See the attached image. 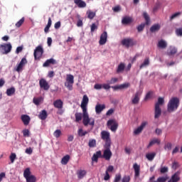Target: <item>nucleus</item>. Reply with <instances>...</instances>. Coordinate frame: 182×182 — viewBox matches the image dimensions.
Instances as JSON below:
<instances>
[{"mask_svg": "<svg viewBox=\"0 0 182 182\" xmlns=\"http://www.w3.org/2000/svg\"><path fill=\"white\" fill-rule=\"evenodd\" d=\"M178 106H180V100L178 97H172L167 105L168 113H173V112L177 110Z\"/></svg>", "mask_w": 182, "mask_h": 182, "instance_id": "nucleus-1", "label": "nucleus"}, {"mask_svg": "<svg viewBox=\"0 0 182 182\" xmlns=\"http://www.w3.org/2000/svg\"><path fill=\"white\" fill-rule=\"evenodd\" d=\"M101 139L105 141L104 147H110L112 141L110 140V133H109V132L102 131L101 132Z\"/></svg>", "mask_w": 182, "mask_h": 182, "instance_id": "nucleus-2", "label": "nucleus"}, {"mask_svg": "<svg viewBox=\"0 0 182 182\" xmlns=\"http://www.w3.org/2000/svg\"><path fill=\"white\" fill-rule=\"evenodd\" d=\"M43 47L42 46H38L33 53L35 60H41V59H42V56H43Z\"/></svg>", "mask_w": 182, "mask_h": 182, "instance_id": "nucleus-3", "label": "nucleus"}, {"mask_svg": "<svg viewBox=\"0 0 182 182\" xmlns=\"http://www.w3.org/2000/svg\"><path fill=\"white\" fill-rule=\"evenodd\" d=\"M31 168H26L23 171V177L26 178V182H36V176L31 175Z\"/></svg>", "mask_w": 182, "mask_h": 182, "instance_id": "nucleus-4", "label": "nucleus"}, {"mask_svg": "<svg viewBox=\"0 0 182 182\" xmlns=\"http://www.w3.org/2000/svg\"><path fill=\"white\" fill-rule=\"evenodd\" d=\"M75 83V77L73 75H67L66 82H65V86L68 89V90H73V84Z\"/></svg>", "mask_w": 182, "mask_h": 182, "instance_id": "nucleus-5", "label": "nucleus"}, {"mask_svg": "<svg viewBox=\"0 0 182 182\" xmlns=\"http://www.w3.org/2000/svg\"><path fill=\"white\" fill-rule=\"evenodd\" d=\"M0 50L3 52V55H8L12 50V45L11 43L0 45Z\"/></svg>", "mask_w": 182, "mask_h": 182, "instance_id": "nucleus-6", "label": "nucleus"}, {"mask_svg": "<svg viewBox=\"0 0 182 182\" xmlns=\"http://www.w3.org/2000/svg\"><path fill=\"white\" fill-rule=\"evenodd\" d=\"M122 45L125 46V48H129L132 46H134V45H136V41H134L133 38H127L122 41Z\"/></svg>", "mask_w": 182, "mask_h": 182, "instance_id": "nucleus-7", "label": "nucleus"}, {"mask_svg": "<svg viewBox=\"0 0 182 182\" xmlns=\"http://www.w3.org/2000/svg\"><path fill=\"white\" fill-rule=\"evenodd\" d=\"M82 123L84 126H92V127L95 126V119L89 118V115H82Z\"/></svg>", "mask_w": 182, "mask_h": 182, "instance_id": "nucleus-8", "label": "nucleus"}, {"mask_svg": "<svg viewBox=\"0 0 182 182\" xmlns=\"http://www.w3.org/2000/svg\"><path fill=\"white\" fill-rule=\"evenodd\" d=\"M105 150L103 152V154L101 155V159H105L107 161L112 159V151H110V147H105Z\"/></svg>", "mask_w": 182, "mask_h": 182, "instance_id": "nucleus-9", "label": "nucleus"}, {"mask_svg": "<svg viewBox=\"0 0 182 182\" xmlns=\"http://www.w3.org/2000/svg\"><path fill=\"white\" fill-rule=\"evenodd\" d=\"M39 85H40V87L41 89H43V90H49L50 86L49 85V82H48V81H46V80H45L44 78H41L39 80Z\"/></svg>", "mask_w": 182, "mask_h": 182, "instance_id": "nucleus-10", "label": "nucleus"}, {"mask_svg": "<svg viewBox=\"0 0 182 182\" xmlns=\"http://www.w3.org/2000/svg\"><path fill=\"white\" fill-rule=\"evenodd\" d=\"M141 96V92L137 91L134 95L133 96L132 99V105H139V102H140V97Z\"/></svg>", "mask_w": 182, "mask_h": 182, "instance_id": "nucleus-11", "label": "nucleus"}, {"mask_svg": "<svg viewBox=\"0 0 182 182\" xmlns=\"http://www.w3.org/2000/svg\"><path fill=\"white\" fill-rule=\"evenodd\" d=\"M106 42H107V32L104 31L100 37L99 45H106Z\"/></svg>", "mask_w": 182, "mask_h": 182, "instance_id": "nucleus-12", "label": "nucleus"}, {"mask_svg": "<svg viewBox=\"0 0 182 182\" xmlns=\"http://www.w3.org/2000/svg\"><path fill=\"white\" fill-rule=\"evenodd\" d=\"M149 124V122H141V125L136 129H134V134H140V133H141V132H143L144 127H146V126Z\"/></svg>", "mask_w": 182, "mask_h": 182, "instance_id": "nucleus-13", "label": "nucleus"}, {"mask_svg": "<svg viewBox=\"0 0 182 182\" xmlns=\"http://www.w3.org/2000/svg\"><path fill=\"white\" fill-rule=\"evenodd\" d=\"M21 122H23L24 126H28L31 123V117L28 114H23L21 117Z\"/></svg>", "mask_w": 182, "mask_h": 182, "instance_id": "nucleus-14", "label": "nucleus"}, {"mask_svg": "<svg viewBox=\"0 0 182 182\" xmlns=\"http://www.w3.org/2000/svg\"><path fill=\"white\" fill-rule=\"evenodd\" d=\"M50 65H58V61L53 58L48 59L43 64V68H48Z\"/></svg>", "mask_w": 182, "mask_h": 182, "instance_id": "nucleus-15", "label": "nucleus"}, {"mask_svg": "<svg viewBox=\"0 0 182 182\" xmlns=\"http://www.w3.org/2000/svg\"><path fill=\"white\" fill-rule=\"evenodd\" d=\"M128 87H130V82L115 85L114 90H123V89H127Z\"/></svg>", "mask_w": 182, "mask_h": 182, "instance_id": "nucleus-16", "label": "nucleus"}, {"mask_svg": "<svg viewBox=\"0 0 182 182\" xmlns=\"http://www.w3.org/2000/svg\"><path fill=\"white\" fill-rule=\"evenodd\" d=\"M105 109H106V105H105L97 104L95 106V112H96L97 114H100V113H102V112H103V110H105Z\"/></svg>", "mask_w": 182, "mask_h": 182, "instance_id": "nucleus-17", "label": "nucleus"}, {"mask_svg": "<svg viewBox=\"0 0 182 182\" xmlns=\"http://www.w3.org/2000/svg\"><path fill=\"white\" fill-rule=\"evenodd\" d=\"M53 106L55 109H63V101L62 100H57L53 102Z\"/></svg>", "mask_w": 182, "mask_h": 182, "instance_id": "nucleus-18", "label": "nucleus"}, {"mask_svg": "<svg viewBox=\"0 0 182 182\" xmlns=\"http://www.w3.org/2000/svg\"><path fill=\"white\" fill-rule=\"evenodd\" d=\"M86 174H87V171H86V170L80 169L77 171V176L79 180H82V178H84Z\"/></svg>", "mask_w": 182, "mask_h": 182, "instance_id": "nucleus-19", "label": "nucleus"}, {"mask_svg": "<svg viewBox=\"0 0 182 182\" xmlns=\"http://www.w3.org/2000/svg\"><path fill=\"white\" fill-rule=\"evenodd\" d=\"M133 168L134 170V177H140V166L137 164H134L133 166Z\"/></svg>", "mask_w": 182, "mask_h": 182, "instance_id": "nucleus-20", "label": "nucleus"}, {"mask_svg": "<svg viewBox=\"0 0 182 182\" xmlns=\"http://www.w3.org/2000/svg\"><path fill=\"white\" fill-rule=\"evenodd\" d=\"M161 116V108L159 105L155 106L154 119H159Z\"/></svg>", "mask_w": 182, "mask_h": 182, "instance_id": "nucleus-21", "label": "nucleus"}, {"mask_svg": "<svg viewBox=\"0 0 182 182\" xmlns=\"http://www.w3.org/2000/svg\"><path fill=\"white\" fill-rule=\"evenodd\" d=\"M99 158L102 159V151H97L95 154H93L92 157V161H95V163H97Z\"/></svg>", "mask_w": 182, "mask_h": 182, "instance_id": "nucleus-22", "label": "nucleus"}, {"mask_svg": "<svg viewBox=\"0 0 182 182\" xmlns=\"http://www.w3.org/2000/svg\"><path fill=\"white\" fill-rule=\"evenodd\" d=\"M167 53L168 56H173V55H176V53H177V48L174 46H170L167 50Z\"/></svg>", "mask_w": 182, "mask_h": 182, "instance_id": "nucleus-23", "label": "nucleus"}, {"mask_svg": "<svg viewBox=\"0 0 182 182\" xmlns=\"http://www.w3.org/2000/svg\"><path fill=\"white\" fill-rule=\"evenodd\" d=\"M38 118L41 120H46L48 119V112L46 110L43 109L38 114Z\"/></svg>", "mask_w": 182, "mask_h": 182, "instance_id": "nucleus-24", "label": "nucleus"}, {"mask_svg": "<svg viewBox=\"0 0 182 182\" xmlns=\"http://www.w3.org/2000/svg\"><path fill=\"white\" fill-rule=\"evenodd\" d=\"M133 22V18L129 16H125L122 18V25H129V23H132Z\"/></svg>", "mask_w": 182, "mask_h": 182, "instance_id": "nucleus-25", "label": "nucleus"}, {"mask_svg": "<svg viewBox=\"0 0 182 182\" xmlns=\"http://www.w3.org/2000/svg\"><path fill=\"white\" fill-rule=\"evenodd\" d=\"M160 28H161V26L159 23L154 24L150 28V32L152 33H154V32H159L160 31Z\"/></svg>", "mask_w": 182, "mask_h": 182, "instance_id": "nucleus-26", "label": "nucleus"}, {"mask_svg": "<svg viewBox=\"0 0 182 182\" xmlns=\"http://www.w3.org/2000/svg\"><path fill=\"white\" fill-rule=\"evenodd\" d=\"M157 47L159 49H166V48H167V42L164 40H160L158 42Z\"/></svg>", "mask_w": 182, "mask_h": 182, "instance_id": "nucleus-27", "label": "nucleus"}, {"mask_svg": "<svg viewBox=\"0 0 182 182\" xmlns=\"http://www.w3.org/2000/svg\"><path fill=\"white\" fill-rule=\"evenodd\" d=\"M74 3L78 6V8H86V2L82 0H74Z\"/></svg>", "mask_w": 182, "mask_h": 182, "instance_id": "nucleus-28", "label": "nucleus"}, {"mask_svg": "<svg viewBox=\"0 0 182 182\" xmlns=\"http://www.w3.org/2000/svg\"><path fill=\"white\" fill-rule=\"evenodd\" d=\"M125 68L126 65H124V63H121L117 68V73H123V72H124L125 70Z\"/></svg>", "mask_w": 182, "mask_h": 182, "instance_id": "nucleus-29", "label": "nucleus"}, {"mask_svg": "<svg viewBox=\"0 0 182 182\" xmlns=\"http://www.w3.org/2000/svg\"><path fill=\"white\" fill-rule=\"evenodd\" d=\"M160 143H161V141L160 139H154L148 144L147 149H150V147H151V146H154V144H160Z\"/></svg>", "mask_w": 182, "mask_h": 182, "instance_id": "nucleus-30", "label": "nucleus"}, {"mask_svg": "<svg viewBox=\"0 0 182 182\" xmlns=\"http://www.w3.org/2000/svg\"><path fill=\"white\" fill-rule=\"evenodd\" d=\"M107 126L112 132H114V119H109L107 123Z\"/></svg>", "mask_w": 182, "mask_h": 182, "instance_id": "nucleus-31", "label": "nucleus"}, {"mask_svg": "<svg viewBox=\"0 0 182 182\" xmlns=\"http://www.w3.org/2000/svg\"><path fill=\"white\" fill-rule=\"evenodd\" d=\"M69 160H70V156L65 155L61 159V164L66 166V164H68V163H69Z\"/></svg>", "mask_w": 182, "mask_h": 182, "instance_id": "nucleus-32", "label": "nucleus"}, {"mask_svg": "<svg viewBox=\"0 0 182 182\" xmlns=\"http://www.w3.org/2000/svg\"><path fill=\"white\" fill-rule=\"evenodd\" d=\"M50 26H52V18L49 17L48 21V24L44 28L45 33H48V32H49V29L50 28Z\"/></svg>", "mask_w": 182, "mask_h": 182, "instance_id": "nucleus-33", "label": "nucleus"}, {"mask_svg": "<svg viewBox=\"0 0 182 182\" xmlns=\"http://www.w3.org/2000/svg\"><path fill=\"white\" fill-rule=\"evenodd\" d=\"M146 157L147 160H149V161H153V160H154V158L156 157V153L152 152V153L146 154Z\"/></svg>", "mask_w": 182, "mask_h": 182, "instance_id": "nucleus-34", "label": "nucleus"}, {"mask_svg": "<svg viewBox=\"0 0 182 182\" xmlns=\"http://www.w3.org/2000/svg\"><path fill=\"white\" fill-rule=\"evenodd\" d=\"M87 103H89V97L87 95H83L82 100L81 102V106H87Z\"/></svg>", "mask_w": 182, "mask_h": 182, "instance_id": "nucleus-35", "label": "nucleus"}, {"mask_svg": "<svg viewBox=\"0 0 182 182\" xmlns=\"http://www.w3.org/2000/svg\"><path fill=\"white\" fill-rule=\"evenodd\" d=\"M15 92H16L15 87H11V88H9L6 90V93L7 96H12V95H15Z\"/></svg>", "mask_w": 182, "mask_h": 182, "instance_id": "nucleus-36", "label": "nucleus"}, {"mask_svg": "<svg viewBox=\"0 0 182 182\" xmlns=\"http://www.w3.org/2000/svg\"><path fill=\"white\" fill-rule=\"evenodd\" d=\"M143 16L146 21L145 25H149L150 24V16H149L147 12H144Z\"/></svg>", "mask_w": 182, "mask_h": 182, "instance_id": "nucleus-37", "label": "nucleus"}, {"mask_svg": "<svg viewBox=\"0 0 182 182\" xmlns=\"http://www.w3.org/2000/svg\"><path fill=\"white\" fill-rule=\"evenodd\" d=\"M150 65V60L149 58H146L144 60V63L139 66V69H143V68H146V66H149Z\"/></svg>", "mask_w": 182, "mask_h": 182, "instance_id": "nucleus-38", "label": "nucleus"}, {"mask_svg": "<svg viewBox=\"0 0 182 182\" xmlns=\"http://www.w3.org/2000/svg\"><path fill=\"white\" fill-rule=\"evenodd\" d=\"M87 15L88 19H93V18H95V16H96V12H93V11L89 10L87 11Z\"/></svg>", "mask_w": 182, "mask_h": 182, "instance_id": "nucleus-39", "label": "nucleus"}, {"mask_svg": "<svg viewBox=\"0 0 182 182\" xmlns=\"http://www.w3.org/2000/svg\"><path fill=\"white\" fill-rule=\"evenodd\" d=\"M168 179V176L166 175L164 176L159 177L156 182H166Z\"/></svg>", "mask_w": 182, "mask_h": 182, "instance_id": "nucleus-40", "label": "nucleus"}, {"mask_svg": "<svg viewBox=\"0 0 182 182\" xmlns=\"http://www.w3.org/2000/svg\"><path fill=\"white\" fill-rule=\"evenodd\" d=\"M23 22H25V17H22L21 20H19L16 23V28H21L22 25H23Z\"/></svg>", "mask_w": 182, "mask_h": 182, "instance_id": "nucleus-41", "label": "nucleus"}, {"mask_svg": "<svg viewBox=\"0 0 182 182\" xmlns=\"http://www.w3.org/2000/svg\"><path fill=\"white\" fill-rule=\"evenodd\" d=\"M81 108L82 109V116L89 115V114L87 113V105H81Z\"/></svg>", "mask_w": 182, "mask_h": 182, "instance_id": "nucleus-42", "label": "nucleus"}, {"mask_svg": "<svg viewBox=\"0 0 182 182\" xmlns=\"http://www.w3.org/2000/svg\"><path fill=\"white\" fill-rule=\"evenodd\" d=\"M61 135L62 131H60V129H56L53 133V136L54 137H56V139H59V137H60Z\"/></svg>", "mask_w": 182, "mask_h": 182, "instance_id": "nucleus-43", "label": "nucleus"}, {"mask_svg": "<svg viewBox=\"0 0 182 182\" xmlns=\"http://www.w3.org/2000/svg\"><path fill=\"white\" fill-rule=\"evenodd\" d=\"M75 122H79L80 120H82V113L80 112H76L75 114Z\"/></svg>", "mask_w": 182, "mask_h": 182, "instance_id": "nucleus-44", "label": "nucleus"}, {"mask_svg": "<svg viewBox=\"0 0 182 182\" xmlns=\"http://www.w3.org/2000/svg\"><path fill=\"white\" fill-rule=\"evenodd\" d=\"M164 103V99L163 97H159L158 102L155 104V106H158V107H160V105H163Z\"/></svg>", "mask_w": 182, "mask_h": 182, "instance_id": "nucleus-45", "label": "nucleus"}, {"mask_svg": "<svg viewBox=\"0 0 182 182\" xmlns=\"http://www.w3.org/2000/svg\"><path fill=\"white\" fill-rule=\"evenodd\" d=\"M160 173H161V174H164L166 173H168V167H167V166L161 167Z\"/></svg>", "mask_w": 182, "mask_h": 182, "instance_id": "nucleus-46", "label": "nucleus"}, {"mask_svg": "<svg viewBox=\"0 0 182 182\" xmlns=\"http://www.w3.org/2000/svg\"><path fill=\"white\" fill-rule=\"evenodd\" d=\"M88 146L89 147H96V139H90Z\"/></svg>", "mask_w": 182, "mask_h": 182, "instance_id": "nucleus-47", "label": "nucleus"}, {"mask_svg": "<svg viewBox=\"0 0 182 182\" xmlns=\"http://www.w3.org/2000/svg\"><path fill=\"white\" fill-rule=\"evenodd\" d=\"M87 134V131L83 132L82 129H80L78 130V136H80V137H83V136H86Z\"/></svg>", "mask_w": 182, "mask_h": 182, "instance_id": "nucleus-48", "label": "nucleus"}, {"mask_svg": "<svg viewBox=\"0 0 182 182\" xmlns=\"http://www.w3.org/2000/svg\"><path fill=\"white\" fill-rule=\"evenodd\" d=\"M112 82H114V80L112 79L111 82H109V84H102V89H105V90H109V89H110V84L112 83Z\"/></svg>", "mask_w": 182, "mask_h": 182, "instance_id": "nucleus-49", "label": "nucleus"}, {"mask_svg": "<svg viewBox=\"0 0 182 182\" xmlns=\"http://www.w3.org/2000/svg\"><path fill=\"white\" fill-rule=\"evenodd\" d=\"M145 26H146V23H141V25L138 26L137 28H136L138 32L143 31Z\"/></svg>", "mask_w": 182, "mask_h": 182, "instance_id": "nucleus-50", "label": "nucleus"}, {"mask_svg": "<svg viewBox=\"0 0 182 182\" xmlns=\"http://www.w3.org/2000/svg\"><path fill=\"white\" fill-rule=\"evenodd\" d=\"M41 100H42V98H33V102L34 105H36V106H38V105H40Z\"/></svg>", "mask_w": 182, "mask_h": 182, "instance_id": "nucleus-51", "label": "nucleus"}, {"mask_svg": "<svg viewBox=\"0 0 182 182\" xmlns=\"http://www.w3.org/2000/svg\"><path fill=\"white\" fill-rule=\"evenodd\" d=\"M122 182H130V176H124L122 179Z\"/></svg>", "mask_w": 182, "mask_h": 182, "instance_id": "nucleus-52", "label": "nucleus"}, {"mask_svg": "<svg viewBox=\"0 0 182 182\" xmlns=\"http://www.w3.org/2000/svg\"><path fill=\"white\" fill-rule=\"evenodd\" d=\"M176 34L177 36H182V28H176Z\"/></svg>", "mask_w": 182, "mask_h": 182, "instance_id": "nucleus-53", "label": "nucleus"}, {"mask_svg": "<svg viewBox=\"0 0 182 182\" xmlns=\"http://www.w3.org/2000/svg\"><path fill=\"white\" fill-rule=\"evenodd\" d=\"M15 159H16V154L15 153H12L10 156V160L11 163H14V161H15Z\"/></svg>", "mask_w": 182, "mask_h": 182, "instance_id": "nucleus-54", "label": "nucleus"}, {"mask_svg": "<svg viewBox=\"0 0 182 182\" xmlns=\"http://www.w3.org/2000/svg\"><path fill=\"white\" fill-rule=\"evenodd\" d=\"M26 63H28V60H26V58H23L21 60V62L19 63L20 65H21L22 66H25V65H26Z\"/></svg>", "mask_w": 182, "mask_h": 182, "instance_id": "nucleus-55", "label": "nucleus"}, {"mask_svg": "<svg viewBox=\"0 0 182 182\" xmlns=\"http://www.w3.org/2000/svg\"><path fill=\"white\" fill-rule=\"evenodd\" d=\"M178 167H179V165H178V164L177 162H176V161L173 162V164H172V168L173 170H177V168H178Z\"/></svg>", "mask_w": 182, "mask_h": 182, "instance_id": "nucleus-56", "label": "nucleus"}, {"mask_svg": "<svg viewBox=\"0 0 182 182\" xmlns=\"http://www.w3.org/2000/svg\"><path fill=\"white\" fill-rule=\"evenodd\" d=\"M113 170H114V168L113 167V166H109L105 172L109 173H112Z\"/></svg>", "mask_w": 182, "mask_h": 182, "instance_id": "nucleus-57", "label": "nucleus"}, {"mask_svg": "<svg viewBox=\"0 0 182 182\" xmlns=\"http://www.w3.org/2000/svg\"><path fill=\"white\" fill-rule=\"evenodd\" d=\"M151 95H153V92H149L144 98V100H149V99H150V97H151Z\"/></svg>", "mask_w": 182, "mask_h": 182, "instance_id": "nucleus-58", "label": "nucleus"}, {"mask_svg": "<svg viewBox=\"0 0 182 182\" xmlns=\"http://www.w3.org/2000/svg\"><path fill=\"white\" fill-rule=\"evenodd\" d=\"M180 15H181V12L175 13V14H173L171 16V19L173 20V19H174L175 18H177V16H180Z\"/></svg>", "mask_w": 182, "mask_h": 182, "instance_id": "nucleus-59", "label": "nucleus"}, {"mask_svg": "<svg viewBox=\"0 0 182 182\" xmlns=\"http://www.w3.org/2000/svg\"><path fill=\"white\" fill-rule=\"evenodd\" d=\"M23 134L24 137H29V129H24L23 130Z\"/></svg>", "mask_w": 182, "mask_h": 182, "instance_id": "nucleus-60", "label": "nucleus"}, {"mask_svg": "<svg viewBox=\"0 0 182 182\" xmlns=\"http://www.w3.org/2000/svg\"><path fill=\"white\" fill-rule=\"evenodd\" d=\"M120 180H122V175L117 174L115 176L114 182H119Z\"/></svg>", "mask_w": 182, "mask_h": 182, "instance_id": "nucleus-61", "label": "nucleus"}, {"mask_svg": "<svg viewBox=\"0 0 182 182\" xmlns=\"http://www.w3.org/2000/svg\"><path fill=\"white\" fill-rule=\"evenodd\" d=\"M96 29H97V26H96V23H94L91 25V32H95Z\"/></svg>", "mask_w": 182, "mask_h": 182, "instance_id": "nucleus-62", "label": "nucleus"}, {"mask_svg": "<svg viewBox=\"0 0 182 182\" xmlns=\"http://www.w3.org/2000/svg\"><path fill=\"white\" fill-rule=\"evenodd\" d=\"M102 88V85L100 84H95L94 85V89H96L97 90H100V89Z\"/></svg>", "mask_w": 182, "mask_h": 182, "instance_id": "nucleus-63", "label": "nucleus"}, {"mask_svg": "<svg viewBox=\"0 0 182 182\" xmlns=\"http://www.w3.org/2000/svg\"><path fill=\"white\" fill-rule=\"evenodd\" d=\"M33 152V150H32V148L29 147L26 149V154H32Z\"/></svg>", "mask_w": 182, "mask_h": 182, "instance_id": "nucleus-64", "label": "nucleus"}]
</instances>
